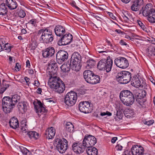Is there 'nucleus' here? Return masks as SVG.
I'll return each mask as SVG.
<instances>
[{
	"label": "nucleus",
	"instance_id": "f257e3e1",
	"mask_svg": "<svg viewBox=\"0 0 155 155\" xmlns=\"http://www.w3.org/2000/svg\"><path fill=\"white\" fill-rule=\"evenodd\" d=\"M21 97L17 94L9 97H5L2 100V105L3 111L6 113H10L15 107L18 102H20Z\"/></svg>",
	"mask_w": 155,
	"mask_h": 155
},
{
	"label": "nucleus",
	"instance_id": "f03ea898",
	"mask_svg": "<svg viewBox=\"0 0 155 155\" xmlns=\"http://www.w3.org/2000/svg\"><path fill=\"white\" fill-rule=\"evenodd\" d=\"M48 84L49 87L53 89L55 91L60 93H62L65 90V85L58 77L55 76L50 75Z\"/></svg>",
	"mask_w": 155,
	"mask_h": 155
},
{
	"label": "nucleus",
	"instance_id": "7ed1b4c3",
	"mask_svg": "<svg viewBox=\"0 0 155 155\" xmlns=\"http://www.w3.org/2000/svg\"><path fill=\"white\" fill-rule=\"evenodd\" d=\"M120 98L122 102L127 106L132 105L134 101L133 94L128 90L121 91L120 93Z\"/></svg>",
	"mask_w": 155,
	"mask_h": 155
},
{
	"label": "nucleus",
	"instance_id": "20e7f679",
	"mask_svg": "<svg viewBox=\"0 0 155 155\" xmlns=\"http://www.w3.org/2000/svg\"><path fill=\"white\" fill-rule=\"evenodd\" d=\"M50 30L47 29H42L38 31V34L41 35L40 40L42 42L48 43L51 42L53 40V38Z\"/></svg>",
	"mask_w": 155,
	"mask_h": 155
},
{
	"label": "nucleus",
	"instance_id": "39448f33",
	"mask_svg": "<svg viewBox=\"0 0 155 155\" xmlns=\"http://www.w3.org/2000/svg\"><path fill=\"white\" fill-rule=\"evenodd\" d=\"M81 56L78 52H74L72 54L70 63L72 66V70L75 71H79L80 69V63Z\"/></svg>",
	"mask_w": 155,
	"mask_h": 155
},
{
	"label": "nucleus",
	"instance_id": "423d86ee",
	"mask_svg": "<svg viewBox=\"0 0 155 155\" xmlns=\"http://www.w3.org/2000/svg\"><path fill=\"white\" fill-rule=\"evenodd\" d=\"M54 145L60 153H64L68 149V141L66 139L64 138H62V140L60 139H56L54 143Z\"/></svg>",
	"mask_w": 155,
	"mask_h": 155
},
{
	"label": "nucleus",
	"instance_id": "0eeeda50",
	"mask_svg": "<svg viewBox=\"0 0 155 155\" xmlns=\"http://www.w3.org/2000/svg\"><path fill=\"white\" fill-rule=\"evenodd\" d=\"M131 74L128 71H123L118 73L116 76L117 80L121 84L129 82L131 78Z\"/></svg>",
	"mask_w": 155,
	"mask_h": 155
},
{
	"label": "nucleus",
	"instance_id": "6e6552de",
	"mask_svg": "<svg viewBox=\"0 0 155 155\" xmlns=\"http://www.w3.org/2000/svg\"><path fill=\"white\" fill-rule=\"evenodd\" d=\"M77 99V93L74 91L68 93L64 98V103L68 106H72L76 103Z\"/></svg>",
	"mask_w": 155,
	"mask_h": 155
},
{
	"label": "nucleus",
	"instance_id": "1a4fd4ad",
	"mask_svg": "<svg viewBox=\"0 0 155 155\" xmlns=\"http://www.w3.org/2000/svg\"><path fill=\"white\" fill-rule=\"evenodd\" d=\"M96 142V138L91 135L84 137L83 141V146L87 148L93 147Z\"/></svg>",
	"mask_w": 155,
	"mask_h": 155
},
{
	"label": "nucleus",
	"instance_id": "9d476101",
	"mask_svg": "<svg viewBox=\"0 0 155 155\" xmlns=\"http://www.w3.org/2000/svg\"><path fill=\"white\" fill-rule=\"evenodd\" d=\"M60 37L58 42V45L60 46L68 44L71 42L73 38L72 35L70 34H64Z\"/></svg>",
	"mask_w": 155,
	"mask_h": 155
},
{
	"label": "nucleus",
	"instance_id": "9b49d317",
	"mask_svg": "<svg viewBox=\"0 0 155 155\" xmlns=\"http://www.w3.org/2000/svg\"><path fill=\"white\" fill-rule=\"evenodd\" d=\"M142 12L144 16H148L147 19L150 22L155 23V10H140L139 14H141Z\"/></svg>",
	"mask_w": 155,
	"mask_h": 155
},
{
	"label": "nucleus",
	"instance_id": "f8f14e48",
	"mask_svg": "<svg viewBox=\"0 0 155 155\" xmlns=\"http://www.w3.org/2000/svg\"><path fill=\"white\" fill-rule=\"evenodd\" d=\"M91 102L89 101H83L81 102L79 104V109L82 112L88 113L91 110Z\"/></svg>",
	"mask_w": 155,
	"mask_h": 155
},
{
	"label": "nucleus",
	"instance_id": "ddd939ff",
	"mask_svg": "<svg viewBox=\"0 0 155 155\" xmlns=\"http://www.w3.org/2000/svg\"><path fill=\"white\" fill-rule=\"evenodd\" d=\"M115 64L118 67L125 68L128 66L127 60L125 58L119 57L114 60Z\"/></svg>",
	"mask_w": 155,
	"mask_h": 155
},
{
	"label": "nucleus",
	"instance_id": "4468645a",
	"mask_svg": "<svg viewBox=\"0 0 155 155\" xmlns=\"http://www.w3.org/2000/svg\"><path fill=\"white\" fill-rule=\"evenodd\" d=\"M68 53L64 51H60L57 52L56 54V60L59 63H61L66 61L68 59Z\"/></svg>",
	"mask_w": 155,
	"mask_h": 155
},
{
	"label": "nucleus",
	"instance_id": "2eb2a0df",
	"mask_svg": "<svg viewBox=\"0 0 155 155\" xmlns=\"http://www.w3.org/2000/svg\"><path fill=\"white\" fill-rule=\"evenodd\" d=\"M86 147L83 146V143L82 145L81 143H74L72 146V150L74 151L77 153H80L83 152L86 149Z\"/></svg>",
	"mask_w": 155,
	"mask_h": 155
},
{
	"label": "nucleus",
	"instance_id": "dca6fc26",
	"mask_svg": "<svg viewBox=\"0 0 155 155\" xmlns=\"http://www.w3.org/2000/svg\"><path fill=\"white\" fill-rule=\"evenodd\" d=\"M131 152L133 155H143L144 149L143 148L138 145H134L131 149Z\"/></svg>",
	"mask_w": 155,
	"mask_h": 155
},
{
	"label": "nucleus",
	"instance_id": "f3484780",
	"mask_svg": "<svg viewBox=\"0 0 155 155\" xmlns=\"http://www.w3.org/2000/svg\"><path fill=\"white\" fill-rule=\"evenodd\" d=\"M57 65L55 62L52 63L51 64L48 66L47 69V72L50 75H56L58 70Z\"/></svg>",
	"mask_w": 155,
	"mask_h": 155
},
{
	"label": "nucleus",
	"instance_id": "a211bd4d",
	"mask_svg": "<svg viewBox=\"0 0 155 155\" xmlns=\"http://www.w3.org/2000/svg\"><path fill=\"white\" fill-rule=\"evenodd\" d=\"M54 49L52 47H49L43 51L42 55L44 58H49L54 54Z\"/></svg>",
	"mask_w": 155,
	"mask_h": 155
},
{
	"label": "nucleus",
	"instance_id": "6ab92c4d",
	"mask_svg": "<svg viewBox=\"0 0 155 155\" xmlns=\"http://www.w3.org/2000/svg\"><path fill=\"white\" fill-rule=\"evenodd\" d=\"M54 30L56 35L59 37H61L65 33L64 28L60 25L56 26Z\"/></svg>",
	"mask_w": 155,
	"mask_h": 155
},
{
	"label": "nucleus",
	"instance_id": "aec40b11",
	"mask_svg": "<svg viewBox=\"0 0 155 155\" xmlns=\"http://www.w3.org/2000/svg\"><path fill=\"white\" fill-rule=\"evenodd\" d=\"M17 107L18 110L21 113H23L27 110V103L24 101L19 102L17 105Z\"/></svg>",
	"mask_w": 155,
	"mask_h": 155
},
{
	"label": "nucleus",
	"instance_id": "412c9836",
	"mask_svg": "<svg viewBox=\"0 0 155 155\" xmlns=\"http://www.w3.org/2000/svg\"><path fill=\"white\" fill-rule=\"evenodd\" d=\"M6 4L10 10H14L17 8V3L14 0H6Z\"/></svg>",
	"mask_w": 155,
	"mask_h": 155
},
{
	"label": "nucleus",
	"instance_id": "4be33fe9",
	"mask_svg": "<svg viewBox=\"0 0 155 155\" xmlns=\"http://www.w3.org/2000/svg\"><path fill=\"white\" fill-rule=\"evenodd\" d=\"M131 83L133 86L137 88L143 87L141 82L139 78L137 77L133 78L132 80L131 81Z\"/></svg>",
	"mask_w": 155,
	"mask_h": 155
},
{
	"label": "nucleus",
	"instance_id": "5701e85b",
	"mask_svg": "<svg viewBox=\"0 0 155 155\" xmlns=\"http://www.w3.org/2000/svg\"><path fill=\"white\" fill-rule=\"evenodd\" d=\"M55 134V130L52 127L48 129V130L46 131L45 133V134L47 136V138L48 139H52L54 137Z\"/></svg>",
	"mask_w": 155,
	"mask_h": 155
},
{
	"label": "nucleus",
	"instance_id": "b1692460",
	"mask_svg": "<svg viewBox=\"0 0 155 155\" xmlns=\"http://www.w3.org/2000/svg\"><path fill=\"white\" fill-rule=\"evenodd\" d=\"M112 64L113 61L110 59V57H108L107 59L106 66H105V68H104V70H106L107 72H109L111 70Z\"/></svg>",
	"mask_w": 155,
	"mask_h": 155
},
{
	"label": "nucleus",
	"instance_id": "393cba45",
	"mask_svg": "<svg viewBox=\"0 0 155 155\" xmlns=\"http://www.w3.org/2000/svg\"><path fill=\"white\" fill-rule=\"evenodd\" d=\"M9 123L10 127L14 129H16L19 126L18 120L14 117L10 119Z\"/></svg>",
	"mask_w": 155,
	"mask_h": 155
},
{
	"label": "nucleus",
	"instance_id": "a878e982",
	"mask_svg": "<svg viewBox=\"0 0 155 155\" xmlns=\"http://www.w3.org/2000/svg\"><path fill=\"white\" fill-rule=\"evenodd\" d=\"M86 151L88 155H97L98 153V150L95 147L87 148Z\"/></svg>",
	"mask_w": 155,
	"mask_h": 155
},
{
	"label": "nucleus",
	"instance_id": "bb28decb",
	"mask_svg": "<svg viewBox=\"0 0 155 155\" xmlns=\"http://www.w3.org/2000/svg\"><path fill=\"white\" fill-rule=\"evenodd\" d=\"M27 135L30 138L35 140L38 139L40 137L39 134L38 133L33 131L28 132Z\"/></svg>",
	"mask_w": 155,
	"mask_h": 155
},
{
	"label": "nucleus",
	"instance_id": "cd10ccee",
	"mask_svg": "<svg viewBox=\"0 0 155 155\" xmlns=\"http://www.w3.org/2000/svg\"><path fill=\"white\" fill-rule=\"evenodd\" d=\"M143 2V0H135L134 4L131 6V10H137L139 9L140 5Z\"/></svg>",
	"mask_w": 155,
	"mask_h": 155
},
{
	"label": "nucleus",
	"instance_id": "c85d7f7f",
	"mask_svg": "<svg viewBox=\"0 0 155 155\" xmlns=\"http://www.w3.org/2000/svg\"><path fill=\"white\" fill-rule=\"evenodd\" d=\"M92 75H94V73L92 71L90 70H85L83 73V77L86 81L89 79Z\"/></svg>",
	"mask_w": 155,
	"mask_h": 155
},
{
	"label": "nucleus",
	"instance_id": "c756f323",
	"mask_svg": "<svg viewBox=\"0 0 155 155\" xmlns=\"http://www.w3.org/2000/svg\"><path fill=\"white\" fill-rule=\"evenodd\" d=\"M107 59H103L101 60L98 63L97 68L100 70H104L106 66Z\"/></svg>",
	"mask_w": 155,
	"mask_h": 155
},
{
	"label": "nucleus",
	"instance_id": "7c9ffc66",
	"mask_svg": "<svg viewBox=\"0 0 155 155\" xmlns=\"http://www.w3.org/2000/svg\"><path fill=\"white\" fill-rule=\"evenodd\" d=\"M122 13L126 18L125 19L126 21H127L130 20L131 21L133 20V18L131 14L127 10H123Z\"/></svg>",
	"mask_w": 155,
	"mask_h": 155
},
{
	"label": "nucleus",
	"instance_id": "2f4dec72",
	"mask_svg": "<svg viewBox=\"0 0 155 155\" xmlns=\"http://www.w3.org/2000/svg\"><path fill=\"white\" fill-rule=\"evenodd\" d=\"M65 127L66 131L67 132H71L74 130V126L70 122L66 123Z\"/></svg>",
	"mask_w": 155,
	"mask_h": 155
},
{
	"label": "nucleus",
	"instance_id": "473e14b6",
	"mask_svg": "<svg viewBox=\"0 0 155 155\" xmlns=\"http://www.w3.org/2000/svg\"><path fill=\"white\" fill-rule=\"evenodd\" d=\"M72 68V66L70 65V64H64L61 67V68L63 72H68L70 69L69 67Z\"/></svg>",
	"mask_w": 155,
	"mask_h": 155
},
{
	"label": "nucleus",
	"instance_id": "72a5a7b5",
	"mask_svg": "<svg viewBox=\"0 0 155 155\" xmlns=\"http://www.w3.org/2000/svg\"><path fill=\"white\" fill-rule=\"evenodd\" d=\"M154 47L150 45L147 49V55L150 57L153 56Z\"/></svg>",
	"mask_w": 155,
	"mask_h": 155
},
{
	"label": "nucleus",
	"instance_id": "f704fd0d",
	"mask_svg": "<svg viewBox=\"0 0 155 155\" xmlns=\"http://www.w3.org/2000/svg\"><path fill=\"white\" fill-rule=\"evenodd\" d=\"M95 62L94 60L93 59L87 61L86 67L87 69L91 68L95 66Z\"/></svg>",
	"mask_w": 155,
	"mask_h": 155
},
{
	"label": "nucleus",
	"instance_id": "c9c22d12",
	"mask_svg": "<svg viewBox=\"0 0 155 155\" xmlns=\"http://www.w3.org/2000/svg\"><path fill=\"white\" fill-rule=\"evenodd\" d=\"M35 109L36 113H41L42 112H46L47 111V110L44 107H38V105H35Z\"/></svg>",
	"mask_w": 155,
	"mask_h": 155
},
{
	"label": "nucleus",
	"instance_id": "e433bc0d",
	"mask_svg": "<svg viewBox=\"0 0 155 155\" xmlns=\"http://www.w3.org/2000/svg\"><path fill=\"white\" fill-rule=\"evenodd\" d=\"M92 80L91 84H96L99 82L100 80V77L99 76L94 74Z\"/></svg>",
	"mask_w": 155,
	"mask_h": 155
},
{
	"label": "nucleus",
	"instance_id": "4c0bfd02",
	"mask_svg": "<svg viewBox=\"0 0 155 155\" xmlns=\"http://www.w3.org/2000/svg\"><path fill=\"white\" fill-rule=\"evenodd\" d=\"M19 147L22 153L25 155H30V152L26 148L22 146H19Z\"/></svg>",
	"mask_w": 155,
	"mask_h": 155
},
{
	"label": "nucleus",
	"instance_id": "58836bf2",
	"mask_svg": "<svg viewBox=\"0 0 155 155\" xmlns=\"http://www.w3.org/2000/svg\"><path fill=\"white\" fill-rule=\"evenodd\" d=\"M106 48L104 47L101 45H97L96 47V50L100 53L107 52L105 51Z\"/></svg>",
	"mask_w": 155,
	"mask_h": 155
},
{
	"label": "nucleus",
	"instance_id": "ea45409f",
	"mask_svg": "<svg viewBox=\"0 0 155 155\" xmlns=\"http://www.w3.org/2000/svg\"><path fill=\"white\" fill-rule=\"evenodd\" d=\"M37 43L36 41H32L29 45V47L31 50L34 51L37 46Z\"/></svg>",
	"mask_w": 155,
	"mask_h": 155
},
{
	"label": "nucleus",
	"instance_id": "a19ab883",
	"mask_svg": "<svg viewBox=\"0 0 155 155\" xmlns=\"http://www.w3.org/2000/svg\"><path fill=\"white\" fill-rule=\"evenodd\" d=\"M135 95L137 99H141L143 97L142 94V92L141 91H139V90L136 91Z\"/></svg>",
	"mask_w": 155,
	"mask_h": 155
},
{
	"label": "nucleus",
	"instance_id": "79ce46f5",
	"mask_svg": "<svg viewBox=\"0 0 155 155\" xmlns=\"http://www.w3.org/2000/svg\"><path fill=\"white\" fill-rule=\"evenodd\" d=\"M142 9H144V10H154L152 4L150 3L147 4L144 7H143Z\"/></svg>",
	"mask_w": 155,
	"mask_h": 155
},
{
	"label": "nucleus",
	"instance_id": "37998d69",
	"mask_svg": "<svg viewBox=\"0 0 155 155\" xmlns=\"http://www.w3.org/2000/svg\"><path fill=\"white\" fill-rule=\"evenodd\" d=\"M18 13V16L21 18H24L26 15L24 10H20Z\"/></svg>",
	"mask_w": 155,
	"mask_h": 155
},
{
	"label": "nucleus",
	"instance_id": "c03bdc74",
	"mask_svg": "<svg viewBox=\"0 0 155 155\" xmlns=\"http://www.w3.org/2000/svg\"><path fill=\"white\" fill-rule=\"evenodd\" d=\"M11 48L8 43L5 44V45L3 48V50H6V51L7 52H9L11 51Z\"/></svg>",
	"mask_w": 155,
	"mask_h": 155
},
{
	"label": "nucleus",
	"instance_id": "a18cd8bd",
	"mask_svg": "<svg viewBox=\"0 0 155 155\" xmlns=\"http://www.w3.org/2000/svg\"><path fill=\"white\" fill-rule=\"evenodd\" d=\"M117 117L119 119H121L123 116V114L120 111H117Z\"/></svg>",
	"mask_w": 155,
	"mask_h": 155
},
{
	"label": "nucleus",
	"instance_id": "49530a36",
	"mask_svg": "<svg viewBox=\"0 0 155 155\" xmlns=\"http://www.w3.org/2000/svg\"><path fill=\"white\" fill-rule=\"evenodd\" d=\"M137 21L139 25L141 27L143 30H144L146 29V27L144 24L139 20H137Z\"/></svg>",
	"mask_w": 155,
	"mask_h": 155
},
{
	"label": "nucleus",
	"instance_id": "de8ad7c7",
	"mask_svg": "<svg viewBox=\"0 0 155 155\" xmlns=\"http://www.w3.org/2000/svg\"><path fill=\"white\" fill-rule=\"evenodd\" d=\"M36 19H33L29 21L28 23L31 24L32 25L35 26H36Z\"/></svg>",
	"mask_w": 155,
	"mask_h": 155
},
{
	"label": "nucleus",
	"instance_id": "09e8293b",
	"mask_svg": "<svg viewBox=\"0 0 155 155\" xmlns=\"http://www.w3.org/2000/svg\"><path fill=\"white\" fill-rule=\"evenodd\" d=\"M21 68V66L18 63L16 64V65L15 66V70L17 71H19Z\"/></svg>",
	"mask_w": 155,
	"mask_h": 155
},
{
	"label": "nucleus",
	"instance_id": "8fccbe9b",
	"mask_svg": "<svg viewBox=\"0 0 155 155\" xmlns=\"http://www.w3.org/2000/svg\"><path fill=\"white\" fill-rule=\"evenodd\" d=\"M122 146L119 144H117L115 147L116 149L118 150H122Z\"/></svg>",
	"mask_w": 155,
	"mask_h": 155
},
{
	"label": "nucleus",
	"instance_id": "3c124183",
	"mask_svg": "<svg viewBox=\"0 0 155 155\" xmlns=\"http://www.w3.org/2000/svg\"><path fill=\"white\" fill-rule=\"evenodd\" d=\"M8 12V10H0V15H5Z\"/></svg>",
	"mask_w": 155,
	"mask_h": 155
},
{
	"label": "nucleus",
	"instance_id": "603ef678",
	"mask_svg": "<svg viewBox=\"0 0 155 155\" xmlns=\"http://www.w3.org/2000/svg\"><path fill=\"white\" fill-rule=\"evenodd\" d=\"M153 120H150V121H146L145 122L144 124H147V125H150L152 124L153 123Z\"/></svg>",
	"mask_w": 155,
	"mask_h": 155
},
{
	"label": "nucleus",
	"instance_id": "864d4df0",
	"mask_svg": "<svg viewBox=\"0 0 155 155\" xmlns=\"http://www.w3.org/2000/svg\"><path fill=\"white\" fill-rule=\"evenodd\" d=\"M0 9H1L2 10H5L7 9V8L5 7V3H2L0 5Z\"/></svg>",
	"mask_w": 155,
	"mask_h": 155
},
{
	"label": "nucleus",
	"instance_id": "5fc2aeb1",
	"mask_svg": "<svg viewBox=\"0 0 155 155\" xmlns=\"http://www.w3.org/2000/svg\"><path fill=\"white\" fill-rule=\"evenodd\" d=\"M130 151L126 150L123 152L122 155H130Z\"/></svg>",
	"mask_w": 155,
	"mask_h": 155
},
{
	"label": "nucleus",
	"instance_id": "6e6d98bb",
	"mask_svg": "<svg viewBox=\"0 0 155 155\" xmlns=\"http://www.w3.org/2000/svg\"><path fill=\"white\" fill-rule=\"evenodd\" d=\"M94 75H92V76L89 79H88L87 81H86L88 83H89L90 84H91V82H92V78H93V76H94Z\"/></svg>",
	"mask_w": 155,
	"mask_h": 155
},
{
	"label": "nucleus",
	"instance_id": "4d7b16f0",
	"mask_svg": "<svg viewBox=\"0 0 155 155\" xmlns=\"http://www.w3.org/2000/svg\"><path fill=\"white\" fill-rule=\"evenodd\" d=\"M71 4L72 6L74 7L75 8L78 9H79L78 7L76 5V3L75 2H72L71 3Z\"/></svg>",
	"mask_w": 155,
	"mask_h": 155
},
{
	"label": "nucleus",
	"instance_id": "13d9d810",
	"mask_svg": "<svg viewBox=\"0 0 155 155\" xmlns=\"http://www.w3.org/2000/svg\"><path fill=\"white\" fill-rule=\"evenodd\" d=\"M107 14L111 18L113 19H114V18H115V16H114L113 14L110 12H107Z\"/></svg>",
	"mask_w": 155,
	"mask_h": 155
},
{
	"label": "nucleus",
	"instance_id": "bf43d9fd",
	"mask_svg": "<svg viewBox=\"0 0 155 155\" xmlns=\"http://www.w3.org/2000/svg\"><path fill=\"white\" fill-rule=\"evenodd\" d=\"M6 89V87H3L0 90V93L1 94L3 93L5 91Z\"/></svg>",
	"mask_w": 155,
	"mask_h": 155
},
{
	"label": "nucleus",
	"instance_id": "052dcab7",
	"mask_svg": "<svg viewBox=\"0 0 155 155\" xmlns=\"http://www.w3.org/2000/svg\"><path fill=\"white\" fill-rule=\"evenodd\" d=\"M117 138L116 137H113L111 140V142L112 143H114L115 142Z\"/></svg>",
	"mask_w": 155,
	"mask_h": 155
},
{
	"label": "nucleus",
	"instance_id": "680f3d73",
	"mask_svg": "<svg viewBox=\"0 0 155 155\" xmlns=\"http://www.w3.org/2000/svg\"><path fill=\"white\" fill-rule=\"evenodd\" d=\"M125 116L127 118H130L132 117V116L130 115V113H127L124 114Z\"/></svg>",
	"mask_w": 155,
	"mask_h": 155
},
{
	"label": "nucleus",
	"instance_id": "e2e57ef3",
	"mask_svg": "<svg viewBox=\"0 0 155 155\" xmlns=\"http://www.w3.org/2000/svg\"><path fill=\"white\" fill-rule=\"evenodd\" d=\"M34 85L37 87H38L40 85L39 82L38 81H35L34 82Z\"/></svg>",
	"mask_w": 155,
	"mask_h": 155
},
{
	"label": "nucleus",
	"instance_id": "0e129e2a",
	"mask_svg": "<svg viewBox=\"0 0 155 155\" xmlns=\"http://www.w3.org/2000/svg\"><path fill=\"white\" fill-rule=\"evenodd\" d=\"M93 7H94V9H97L99 10H104V9L102 8L101 6H97V7H94V6H92Z\"/></svg>",
	"mask_w": 155,
	"mask_h": 155
},
{
	"label": "nucleus",
	"instance_id": "69168bd1",
	"mask_svg": "<svg viewBox=\"0 0 155 155\" xmlns=\"http://www.w3.org/2000/svg\"><path fill=\"white\" fill-rule=\"evenodd\" d=\"M26 66L28 68H30V64L29 60H27L26 61Z\"/></svg>",
	"mask_w": 155,
	"mask_h": 155
},
{
	"label": "nucleus",
	"instance_id": "338daca9",
	"mask_svg": "<svg viewBox=\"0 0 155 155\" xmlns=\"http://www.w3.org/2000/svg\"><path fill=\"white\" fill-rule=\"evenodd\" d=\"M120 43L122 45H127V43L122 40H121L120 41Z\"/></svg>",
	"mask_w": 155,
	"mask_h": 155
},
{
	"label": "nucleus",
	"instance_id": "774afa93",
	"mask_svg": "<svg viewBox=\"0 0 155 155\" xmlns=\"http://www.w3.org/2000/svg\"><path fill=\"white\" fill-rule=\"evenodd\" d=\"M25 79L27 84L30 83V79L29 78H28L27 77H25Z\"/></svg>",
	"mask_w": 155,
	"mask_h": 155
}]
</instances>
